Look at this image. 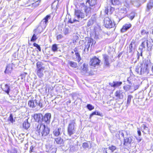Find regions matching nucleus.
Returning a JSON list of instances; mask_svg holds the SVG:
<instances>
[{"instance_id": "f257e3e1", "label": "nucleus", "mask_w": 153, "mask_h": 153, "mask_svg": "<svg viewBox=\"0 0 153 153\" xmlns=\"http://www.w3.org/2000/svg\"><path fill=\"white\" fill-rule=\"evenodd\" d=\"M51 118V114L50 113L46 114L44 116L42 114L39 113V122L43 124H46V125L50 123Z\"/></svg>"}, {"instance_id": "f03ea898", "label": "nucleus", "mask_w": 153, "mask_h": 153, "mask_svg": "<svg viewBox=\"0 0 153 153\" xmlns=\"http://www.w3.org/2000/svg\"><path fill=\"white\" fill-rule=\"evenodd\" d=\"M76 126V125L74 120L70 121L67 129L68 134L69 136H71L75 133Z\"/></svg>"}, {"instance_id": "7ed1b4c3", "label": "nucleus", "mask_w": 153, "mask_h": 153, "mask_svg": "<svg viewBox=\"0 0 153 153\" xmlns=\"http://www.w3.org/2000/svg\"><path fill=\"white\" fill-rule=\"evenodd\" d=\"M45 124L40 123V128H39V134H41L42 136L45 137L47 136L49 133L50 129Z\"/></svg>"}, {"instance_id": "20e7f679", "label": "nucleus", "mask_w": 153, "mask_h": 153, "mask_svg": "<svg viewBox=\"0 0 153 153\" xmlns=\"http://www.w3.org/2000/svg\"><path fill=\"white\" fill-rule=\"evenodd\" d=\"M51 16L47 15L41 21L40 25L39 26V33L42 32L46 27L48 22V20L50 19Z\"/></svg>"}, {"instance_id": "39448f33", "label": "nucleus", "mask_w": 153, "mask_h": 153, "mask_svg": "<svg viewBox=\"0 0 153 153\" xmlns=\"http://www.w3.org/2000/svg\"><path fill=\"white\" fill-rule=\"evenodd\" d=\"M128 8L126 6H124L119 9L117 17L119 22L121 20L124 18L126 15Z\"/></svg>"}, {"instance_id": "423d86ee", "label": "nucleus", "mask_w": 153, "mask_h": 153, "mask_svg": "<svg viewBox=\"0 0 153 153\" xmlns=\"http://www.w3.org/2000/svg\"><path fill=\"white\" fill-rule=\"evenodd\" d=\"M100 62V60L96 56L91 59L90 64L91 68H93L98 66Z\"/></svg>"}, {"instance_id": "0eeeda50", "label": "nucleus", "mask_w": 153, "mask_h": 153, "mask_svg": "<svg viewBox=\"0 0 153 153\" xmlns=\"http://www.w3.org/2000/svg\"><path fill=\"white\" fill-rule=\"evenodd\" d=\"M146 1V0H130V2L134 6L138 7Z\"/></svg>"}, {"instance_id": "6e6552de", "label": "nucleus", "mask_w": 153, "mask_h": 153, "mask_svg": "<svg viewBox=\"0 0 153 153\" xmlns=\"http://www.w3.org/2000/svg\"><path fill=\"white\" fill-rule=\"evenodd\" d=\"M96 0H87L86 4L87 5V4L89 5L90 7L93 8L94 9V8H96L97 7V8H96L95 10H98L100 7V5L99 6H97V4H96Z\"/></svg>"}, {"instance_id": "1a4fd4ad", "label": "nucleus", "mask_w": 153, "mask_h": 153, "mask_svg": "<svg viewBox=\"0 0 153 153\" xmlns=\"http://www.w3.org/2000/svg\"><path fill=\"white\" fill-rule=\"evenodd\" d=\"M104 23L105 27L107 28H111L114 26L112 21L108 17H106L104 19Z\"/></svg>"}, {"instance_id": "9d476101", "label": "nucleus", "mask_w": 153, "mask_h": 153, "mask_svg": "<svg viewBox=\"0 0 153 153\" xmlns=\"http://www.w3.org/2000/svg\"><path fill=\"white\" fill-rule=\"evenodd\" d=\"M87 39L88 42L87 43H85V47L82 53L83 54L85 53H88L90 45H91L92 42H93L92 39L91 38H87Z\"/></svg>"}, {"instance_id": "9b49d317", "label": "nucleus", "mask_w": 153, "mask_h": 153, "mask_svg": "<svg viewBox=\"0 0 153 153\" xmlns=\"http://www.w3.org/2000/svg\"><path fill=\"white\" fill-rule=\"evenodd\" d=\"M103 59L104 67H108L110 66V63L109 61V57L106 54H103Z\"/></svg>"}, {"instance_id": "f8f14e48", "label": "nucleus", "mask_w": 153, "mask_h": 153, "mask_svg": "<svg viewBox=\"0 0 153 153\" xmlns=\"http://www.w3.org/2000/svg\"><path fill=\"white\" fill-rule=\"evenodd\" d=\"M84 8L85 13V16L86 19L88 18L91 15V9H94V8L91 7H88L87 6H84Z\"/></svg>"}, {"instance_id": "ddd939ff", "label": "nucleus", "mask_w": 153, "mask_h": 153, "mask_svg": "<svg viewBox=\"0 0 153 153\" xmlns=\"http://www.w3.org/2000/svg\"><path fill=\"white\" fill-rule=\"evenodd\" d=\"M74 14L75 15L77 18L78 19H79L80 18L81 19L85 17L84 13L80 10H75Z\"/></svg>"}, {"instance_id": "4468645a", "label": "nucleus", "mask_w": 153, "mask_h": 153, "mask_svg": "<svg viewBox=\"0 0 153 153\" xmlns=\"http://www.w3.org/2000/svg\"><path fill=\"white\" fill-rule=\"evenodd\" d=\"M149 41L148 40H146V41H145L143 42L141 44L140 47H142V48H145L146 47V46L148 48L151 47H152V45H153V44H152L151 43L149 44L148 42H149L150 43H151V42L150 41V39H149Z\"/></svg>"}, {"instance_id": "2eb2a0df", "label": "nucleus", "mask_w": 153, "mask_h": 153, "mask_svg": "<svg viewBox=\"0 0 153 153\" xmlns=\"http://www.w3.org/2000/svg\"><path fill=\"white\" fill-rule=\"evenodd\" d=\"M63 132V130L60 128H56L53 131V134L55 136H60Z\"/></svg>"}, {"instance_id": "dca6fc26", "label": "nucleus", "mask_w": 153, "mask_h": 153, "mask_svg": "<svg viewBox=\"0 0 153 153\" xmlns=\"http://www.w3.org/2000/svg\"><path fill=\"white\" fill-rule=\"evenodd\" d=\"M131 26V25L130 23H128L123 26L121 29V32L123 33L129 29Z\"/></svg>"}, {"instance_id": "f3484780", "label": "nucleus", "mask_w": 153, "mask_h": 153, "mask_svg": "<svg viewBox=\"0 0 153 153\" xmlns=\"http://www.w3.org/2000/svg\"><path fill=\"white\" fill-rule=\"evenodd\" d=\"M125 95V94L120 90L117 91L115 93V96L120 99H123Z\"/></svg>"}, {"instance_id": "a211bd4d", "label": "nucleus", "mask_w": 153, "mask_h": 153, "mask_svg": "<svg viewBox=\"0 0 153 153\" xmlns=\"http://www.w3.org/2000/svg\"><path fill=\"white\" fill-rule=\"evenodd\" d=\"M122 83L121 81H113L112 82H109V85L111 87L114 88L118 87L121 85Z\"/></svg>"}, {"instance_id": "6ab92c4d", "label": "nucleus", "mask_w": 153, "mask_h": 153, "mask_svg": "<svg viewBox=\"0 0 153 153\" xmlns=\"http://www.w3.org/2000/svg\"><path fill=\"white\" fill-rule=\"evenodd\" d=\"M114 10V9L113 7H111V6L109 5L107 7H105V14H108V13L109 14H111L112 12Z\"/></svg>"}, {"instance_id": "aec40b11", "label": "nucleus", "mask_w": 153, "mask_h": 153, "mask_svg": "<svg viewBox=\"0 0 153 153\" xmlns=\"http://www.w3.org/2000/svg\"><path fill=\"white\" fill-rule=\"evenodd\" d=\"M45 67L39 64V77L41 78L44 75Z\"/></svg>"}, {"instance_id": "412c9836", "label": "nucleus", "mask_w": 153, "mask_h": 153, "mask_svg": "<svg viewBox=\"0 0 153 153\" xmlns=\"http://www.w3.org/2000/svg\"><path fill=\"white\" fill-rule=\"evenodd\" d=\"M75 55L76 56V58L75 57L74 55H72V57L73 59L75 61H77L78 62H79L81 59V58L79 53V52L75 53Z\"/></svg>"}, {"instance_id": "4be33fe9", "label": "nucleus", "mask_w": 153, "mask_h": 153, "mask_svg": "<svg viewBox=\"0 0 153 153\" xmlns=\"http://www.w3.org/2000/svg\"><path fill=\"white\" fill-rule=\"evenodd\" d=\"M132 139L131 137H126L124 138L123 144L124 145L127 146L131 143Z\"/></svg>"}, {"instance_id": "5701e85b", "label": "nucleus", "mask_w": 153, "mask_h": 153, "mask_svg": "<svg viewBox=\"0 0 153 153\" xmlns=\"http://www.w3.org/2000/svg\"><path fill=\"white\" fill-rule=\"evenodd\" d=\"M141 128L143 132L145 134L149 133V129L144 124H143L142 125Z\"/></svg>"}, {"instance_id": "b1692460", "label": "nucleus", "mask_w": 153, "mask_h": 153, "mask_svg": "<svg viewBox=\"0 0 153 153\" xmlns=\"http://www.w3.org/2000/svg\"><path fill=\"white\" fill-rule=\"evenodd\" d=\"M142 65L141 64L140 65V66L138 65L135 68V71L137 74H142V72L143 71L142 68ZM144 71V69H143V72Z\"/></svg>"}, {"instance_id": "393cba45", "label": "nucleus", "mask_w": 153, "mask_h": 153, "mask_svg": "<svg viewBox=\"0 0 153 153\" xmlns=\"http://www.w3.org/2000/svg\"><path fill=\"white\" fill-rule=\"evenodd\" d=\"M135 45V41L132 40L129 46V49H128V52L129 53H132L133 51V45Z\"/></svg>"}, {"instance_id": "a878e982", "label": "nucleus", "mask_w": 153, "mask_h": 153, "mask_svg": "<svg viewBox=\"0 0 153 153\" xmlns=\"http://www.w3.org/2000/svg\"><path fill=\"white\" fill-rule=\"evenodd\" d=\"M94 115H97L101 117H103V116L102 114L100 113L98 111H95L90 114L89 119H91L92 117Z\"/></svg>"}, {"instance_id": "bb28decb", "label": "nucleus", "mask_w": 153, "mask_h": 153, "mask_svg": "<svg viewBox=\"0 0 153 153\" xmlns=\"http://www.w3.org/2000/svg\"><path fill=\"white\" fill-rule=\"evenodd\" d=\"M13 68L11 65H9L7 66L6 69L4 71L5 73L9 74L12 71Z\"/></svg>"}, {"instance_id": "cd10ccee", "label": "nucleus", "mask_w": 153, "mask_h": 153, "mask_svg": "<svg viewBox=\"0 0 153 153\" xmlns=\"http://www.w3.org/2000/svg\"><path fill=\"white\" fill-rule=\"evenodd\" d=\"M55 140L57 144L59 145L63 144L64 143L63 139L60 137L55 138Z\"/></svg>"}, {"instance_id": "c85d7f7f", "label": "nucleus", "mask_w": 153, "mask_h": 153, "mask_svg": "<svg viewBox=\"0 0 153 153\" xmlns=\"http://www.w3.org/2000/svg\"><path fill=\"white\" fill-rule=\"evenodd\" d=\"M30 124L28 122L27 120L25 121L23 123V128L26 129H27L30 126Z\"/></svg>"}, {"instance_id": "c756f323", "label": "nucleus", "mask_w": 153, "mask_h": 153, "mask_svg": "<svg viewBox=\"0 0 153 153\" xmlns=\"http://www.w3.org/2000/svg\"><path fill=\"white\" fill-rule=\"evenodd\" d=\"M68 64L71 67L73 68H76L77 67V63L72 61H69Z\"/></svg>"}, {"instance_id": "7c9ffc66", "label": "nucleus", "mask_w": 153, "mask_h": 153, "mask_svg": "<svg viewBox=\"0 0 153 153\" xmlns=\"http://www.w3.org/2000/svg\"><path fill=\"white\" fill-rule=\"evenodd\" d=\"M59 45L56 44H53L51 46V50L53 52H56L58 51V46Z\"/></svg>"}, {"instance_id": "2f4dec72", "label": "nucleus", "mask_w": 153, "mask_h": 153, "mask_svg": "<svg viewBox=\"0 0 153 153\" xmlns=\"http://www.w3.org/2000/svg\"><path fill=\"white\" fill-rule=\"evenodd\" d=\"M153 7V0H150L147 5V8L148 11L152 9Z\"/></svg>"}, {"instance_id": "473e14b6", "label": "nucleus", "mask_w": 153, "mask_h": 153, "mask_svg": "<svg viewBox=\"0 0 153 153\" xmlns=\"http://www.w3.org/2000/svg\"><path fill=\"white\" fill-rule=\"evenodd\" d=\"M135 80V78L133 76H130L128 77L127 79V81L128 83L130 84H131L133 82V81Z\"/></svg>"}, {"instance_id": "72a5a7b5", "label": "nucleus", "mask_w": 153, "mask_h": 153, "mask_svg": "<svg viewBox=\"0 0 153 153\" xmlns=\"http://www.w3.org/2000/svg\"><path fill=\"white\" fill-rule=\"evenodd\" d=\"M10 87L8 84H6L5 85V87L4 88L3 91H4L7 94H9L10 91Z\"/></svg>"}, {"instance_id": "f704fd0d", "label": "nucleus", "mask_w": 153, "mask_h": 153, "mask_svg": "<svg viewBox=\"0 0 153 153\" xmlns=\"http://www.w3.org/2000/svg\"><path fill=\"white\" fill-rule=\"evenodd\" d=\"M68 22L69 23L72 24L76 22H79V21L78 20H77L74 18L72 19L71 18H69V17H68Z\"/></svg>"}, {"instance_id": "c9c22d12", "label": "nucleus", "mask_w": 153, "mask_h": 153, "mask_svg": "<svg viewBox=\"0 0 153 153\" xmlns=\"http://www.w3.org/2000/svg\"><path fill=\"white\" fill-rule=\"evenodd\" d=\"M82 71L84 73H86L87 71V65L85 63L83 64L82 66L81 67Z\"/></svg>"}, {"instance_id": "e433bc0d", "label": "nucleus", "mask_w": 153, "mask_h": 153, "mask_svg": "<svg viewBox=\"0 0 153 153\" xmlns=\"http://www.w3.org/2000/svg\"><path fill=\"white\" fill-rule=\"evenodd\" d=\"M133 97V96L131 95H128V97L127 100V104H126V106H128L130 104L131 98Z\"/></svg>"}, {"instance_id": "4c0bfd02", "label": "nucleus", "mask_w": 153, "mask_h": 153, "mask_svg": "<svg viewBox=\"0 0 153 153\" xmlns=\"http://www.w3.org/2000/svg\"><path fill=\"white\" fill-rule=\"evenodd\" d=\"M135 12H132L128 15V17L131 20H132L135 17Z\"/></svg>"}, {"instance_id": "58836bf2", "label": "nucleus", "mask_w": 153, "mask_h": 153, "mask_svg": "<svg viewBox=\"0 0 153 153\" xmlns=\"http://www.w3.org/2000/svg\"><path fill=\"white\" fill-rule=\"evenodd\" d=\"M76 146H73L72 145H70L69 147L70 150L71 152H73L76 151L77 149L76 148Z\"/></svg>"}, {"instance_id": "ea45409f", "label": "nucleus", "mask_w": 153, "mask_h": 153, "mask_svg": "<svg viewBox=\"0 0 153 153\" xmlns=\"http://www.w3.org/2000/svg\"><path fill=\"white\" fill-rule=\"evenodd\" d=\"M149 34V32L144 29H143L141 31V34L143 36L145 34H147L148 35Z\"/></svg>"}, {"instance_id": "a19ab883", "label": "nucleus", "mask_w": 153, "mask_h": 153, "mask_svg": "<svg viewBox=\"0 0 153 153\" xmlns=\"http://www.w3.org/2000/svg\"><path fill=\"white\" fill-rule=\"evenodd\" d=\"M87 108L90 111H91L94 108V107L90 104H88L87 105Z\"/></svg>"}, {"instance_id": "79ce46f5", "label": "nucleus", "mask_w": 153, "mask_h": 153, "mask_svg": "<svg viewBox=\"0 0 153 153\" xmlns=\"http://www.w3.org/2000/svg\"><path fill=\"white\" fill-rule=\"evenodd\" d=\"M111 3L114 5L119 4L120 2L119 0H111Z\"/></svg>"}, {"instance_id": "37998d69", "label": "nucleus", "mask_w": 153, "mask_h": 153, "mask_svg": "<svg viewBox=\"0 0 153 153\" xmlns=\"http://www.w3.org/2000/svg\"><path fill=\"white\" fill-rule=\"evenodd\" d=\"M34 120L37 122H38V114H35L33 116Z\"/></svg>"}, {"instance_id": "c03bdc74", "label": "nucleus", "mask_w": 153, "mask_h": 153, "mask_svg": "<svg viewBox=\"0 0 153 153\" xmlns=\"http://www.w3.org/2000/svg\"><path fill=\"white\" fill-rule=\"evenodd\" d=\"M89 143L87 142H84L82 144L83 147L85 149L87 148H88L89 147Z\"/></svg>"}, {"instance_id": "a18cd8bd", "label": "nucleus", "mask_w": 153, "mask_h": 153, "mask_svg": "<svg viewBox=\"0 0 153 153\" xmlns=\"http://www.w3.org/2000/svg\"><path fill=\"white\" fill-rule=\"evenodd\" d=\"M109 149L111 150L112 152H113L116 149V147L114 146L111 145V146L109 147Z\"/></svg>"}, {"instance_id": "49530a36", "label": "nucleus", "mask_w": 153, "mask_h": 153, "mask_svg": "<svg viewBox=\"0 0 153 153\" xmlns=\"http://www.w3.org/2000/svg\"><path fill=\"white\" fill-rule=\"evenodd\" d=\"M94 21L92 19H90L88 22L87 25L88 27H89L92 25L94 23Z\"/></svg>"}, {"instance_id": "de8ad7c7", "label": "nucleus", "mask_w": 153, "mask_h": 153, "mask_svg": "<svg viewBox=\"0 0 153 153\" xmlns=\"http://www.w3.org/2000/svg\"><path fill=\"white\" fill-rule=\"evenodd\" d=\"M37 39L36 36L35 34H34L30 40L31 41L34 42Z\"/></svg>"}, {"instance_id": "09e8293b", "label": "nucleus", "mask_w": 153, "mask_h": 153, "mask_svg": "<svg viewBox=\"0 0 153 153\" xmlns=\"http://www.w3.org/2000/svg\"><path fill=\"white\" fill-rule=\"evenodd\" d=\"M131 87V86L129 85H127L123 86L124 89L126 91H128L130 89Z\"/></svg>"}, {"instance_id": "8fccbe9b", "label": "nucleus", "mask_w": 153, "mask_h": 153, "mask_svg": "<svg viewBox=\"0 0 153 153\" xmlns=\"http://www.w3.org/2000/svg\"><path fill=\"white\" fill-rule=\"evenodd\" d=\"M28 105L30 107L33 108V105H34V102L33 100L30 101L28 102Z\"/></svg>"}, {"instance_id": "3c124183", "label": "nucleus", "mask_w": 153, "mask_h": 153, "mask_svg": "<svg viewBox=\"0 0 153 153\" xmlns=\"http://www.w3.org/2000/svg\"><path fill=\"white\" fill-rule=\"evenodd\" d=\"M63 32L64 34L66 35L68 34L69 33V29L68 28L65 27L63 30Z\"/></svg>"}, {"instance_id": "603ef678", "label": "nucleus", "mask_w": 153, "mask_h": 153, "mask_svg": "<svg viewBox=\"0 0 153 153\" xmlns=\"http://www.w3.org/2000/svg\"><path fill=\"white\" fill-rule=\"evenodd\" d=\"M17 151L15 148L12 149L10 151V153H17Z\"/></svg>"}, {"instance_id": "864d4df0", "label": "nucleus", "mask_w": 153, "mask_h": 153, "mask_svg": "<svg viewBox=\"0 0 153 153\" xmlns=\"http://www.w3.org/2000/svg\"><path fill=\"white\" fill-rule=\"evenodd\" d=\"M63 37V36L61 34L58 35L56 36V39L57 40H59L62 38Z\"/></svg>"}, {"instance_id": "5fc2aeb1", "label": "nucleus", "mask_w": 153, "mask_h": 153, "mask_svg": "<svg viewBox=\"0 0 153 153\" xmlns=\"http://www.w3.org/2000/svg\"><path fill=\"white\" fill-rule=\"evenodd\" d=\"M9 119L10 120V122H13V118L12 115L11 114L10 115Z\"/></svg>"}, {"instance_id": "6e6d98bb", "label": "nucleus", "mask_w": 153, "mask_h": 153, "mask_svg": "<svg viewBox=\"0 0 153 153\" xmlns=\"http://www.w3.org/2000/svg\"><path fill=\"white\" fill-rule=\"evenodd\" d=\"M34 105H33V108H35L36 106H37V101L36 100H34Z\"/></svg>"}, {"instance_id": "4d7b16f0", "label": "nucleus", "mask_w": 153, "mask_h": 153, "mask_svg": "<svg viewBox=\"0 0 153 153\" xmlns=\"http://www.w3.org/2000/svg\"><path fill=\"white\" fill-rule=\"evenodd\" d=\"M139 87V85H135L134 86V90L137 89Z\"/></svg>"}, {"instance_id": "13d9d810", "label": "nucleus", "mask_w": 153, "mask_h": 153, "mask_svg": "<svg viewBox=\"0 0 153 153\" xmlns=\"http://www.w3.org/2000/svg\"><path fill=\"white\" fill-rule=\"evenodd\" d=\"M139 50H140V56H142V55H143V54H142V53H143L142 48H139Z\"/></svg>"}, {"instance_id": "bf43d9fd", "label": "nucleus", "mask_w": 153, "mask_h": 153, "mask_svg": "<svg viewBox=\"0 0 153 153\" xmlns=\"http://www.w3.org/2000/svg\"><path fill=\"white\" fill-rule=\"evenodd\" d=\"M144 67L146 68V69H145V71H146L147 70V68L148 66V64H147V63H145L144 64Z\"/></svg>"}, {"instance_id": "052dcab7", "label": "nucleus", "mask_w": 153, "mask_h": 153, "mask_svg": "<svg viewBox=\"0 0 153 153\" xmlns=\"http://www.w3.org/2000/svg\"><path fill=\"white\" fill-rule=\"evenodd\" d=\"M136 139L138 141V142H140L142 140V138L140 137H137Z\"/></svg>"}, {"instance_id": "680f3d73", "label": "nucleus", "mask_w": 153, "mask_h": 153, "mask_svg": "<svg viewBox=\"0 0 153 153\" xmlns=\"http://www.w3.org/2000/svg\"><path fill=\"white\" fill-rule=\"evenodd\" d=\"M137 133L139 135V136H140L141 135V132L140 130V129H139L138 128V130H137Z\"/></svg>"}, {"instance_id": "e2e57ef3", "label": "nucleus", "mask_w": 153, "mask_h": 153, "mask_svg": "<svg viewBox=\"0 0 153 153\" xmlns=\"http://www.w3.org/2000/svg\"><path fill=\"white\" fill-rule=\"evenodd\" d=\"M107 149V148H104V149L103 150V153H108Z\"/></svg>"}, {"instance_id": "0e129e2a", "label": "nucleus", "mask_w": 153, "mask_h": 153, "mask_svg": "<svg viewBox=\"0 0 153 153\" xmlns=\"http://www.w3.org/2000/svg\"><path fill=\"white\" fill-rule=\"evenodd\" d=\"M137 59L138 60L139 59L140 56V54L139 52H137Z\"/></svg>"}, {"instance_id": "69168bd1", "label": "nucleus", "mask_w": 153, "mask_h": 153, "mask_svg": "<svg viewBox=\"0 0 153 153\" xmlns=\"http://www.w3.org/2000/svg\"><path fill=\"white\" fill-rule=\"evenodd\" d=\"M74 51L75 53H78V51L77 50V49L76 48H75L74 49Z\"/></svg>"}, {"instance_id": "338daca9", "label": "nucleus", "mask_w": 153, "mask_h": 153, "mask_svg": "<svg viewBox=\"0 0 153 153\" xmlns=\"http://www.w3.org/2000/svg\"><path fill=\"white\" fill-rule=\"evenodd\" d=\"M33 45L34 46L36 47L38 49V45L34 43L33 44Z\"/></svg>"}, {"instance_id": "774afa93", "label": "nucleus", "mask_w": 153, "mask_h": 153, "mask_svg": "<svg viewBox=\"0 0 153 153\" xmlns=\"http://www.w3.org/2000/svg\"><path fill=\"white\" fill-rule=\"evenodd\" d=\"M39 106L40 107V108L42 107V104L40 102H39Z\"/></svg>"}]
</instances>
